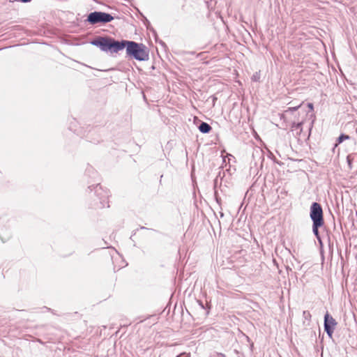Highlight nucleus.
<instances>
[{"label":"nucleus","instance_id":"nucleus-1","mask_svg":"<svg viewBox=\"0 0 357 357\" xmlns=\"http://www.w3.org/2000/svg\"><path fill=\"white\" fill-rule=\"evenodd\" d=\"M123 43L128 56L138 61H146L149 59V52L144 45L128 40H123Z\"/></svg>","mask_w":357,"mask_h":357},{"label":"nucleus","instance_id":"nucleus-2","mask_svg":"<svg viewBox=\"0 0 357 357\" xmlns=\"http://www.w3.org/2000/svg\"><path fill=\"white\" fill-rule=\"evenodd\" d=\"M93 44L100 47L102 51L105 52H118L124 49L123 40L119 42L107 37H100L93 42Z\"/></svg>","mask_w":357,"mask_h":357},{"label":"nucleus","instance_id":"nucleus-3","mask_svg":"<svg viewBox=\"0 0 357 357\" xmlns=\"http://www.w3.org/2000/svg\"><path fill=\"white\" fill-rule=\"evenodd\" d=\"M113 19L111 15L102 12H93L88 16V21L92 24L109 22Z\"/></svg>","mask_w":357,"mask_h":357},{"label":"nucleus","instance_id":"nucleus-4","mask_svg":"<svg viewBox=\"0 0 357 357\" xmlns=\"http://www.w3.org/2000/svg\"><path fill=\"white\" fill-rule=\"evenodd\" d=\"M310 218L317 225L324 224L323 218V210L321 205L317 202H314L310 208Z\"/></svg>","mask_w":357,"mask_h":357},{"label":"nucleus","instance_id":"nucleus-5","mask_svg":"<svg viewBox=\"0 0 357 357\" xmlns=\"http://www.w3.org/2000/svg\"><path fill=\"white\" fill-rule=\"evenodd\" d=\"M337 322L328 312L324 317V329L329 337H332Z\"/></svg>","mask_w":357,"mask_h":357},{"label":"nucleus","instance_id":"nucleus-6","mask_svg":"<svg viewBox=\"0 0 357 357\" xmlns=\"http://www.w3.org/2000/svg\"><path fill=\"white\" fill-rule=\"evenodd\" d=\"M199 130L203 133H207L211 130V127L206 123H202L199 127Z\"/></svg>","mask_w":357,"mask_h":357},{"label":"nucleus","instance_id":"nucleus-7","mask_svg":"<svg viewBox=\"0 0 357 357\" xmlns=\"http://www.w3.org/2000/svg\"><path fill=\"white\" fill-rule=\"evenodd\" d=\"M349 139V136L347 135H341L338 139H337V143L335 144V146H337L338 144H340L342 143L343 141H344L345 139Z\"/></svg>","mask_w":357,"mask_h":357},{"label":"nucleus","instance_id":"nucleus-8","mask_svg":"<svg viewBox=\"0 0 357 357\" xmlns=\"http://www.w3.org/2000/svg\"><path fill=\"white\" fill-rule=\"evenodd\" d=\"M323 225L324 224H319L317 225L315 223H313V231L316 236H317L319 234L318 229Z\"/></svg>","mask_w":357,"mask_h":357},{"label":"nucleus","instance_id":"nucleus-9","mask_svg":"<svg viewBox=\"0 0 357 357\" xmlns=\"http://www.w3.org/2000/svg\"><path fill=\"white\" fill-rule=\"evenodd\" d=\"M190 353H182L181 354H179L177 357H190Z\"/></svg>","mask_w":357,"mask_h":357},{"label":"nucleus","instance_id":"nucleus-10","mask_svg":"<svg viewBox=\"0 0 357 357\" xmlns=\"http://www.w3.org/2000/svg\"><path fill=\"white\" fill-rule=\"evenodd\" d=\"M308 107H310V109H313V106L312 104H308Z\"/></svg>","mask_w":357,"mask_h":357},{"label":"nucleus","instance_id":"nucleus-11","mask_svg":"<svg viewBox=\"0 0 357 357\" xmlns=\"http://www.w3.org/2000/svg\"><path fill=\"white\" fill-rule=\"evenodd\" d=\"M301 125V123H297L296 127L298 128Z\"/></svg>","mask_w":357,"mask_h":357}]
</instances>
